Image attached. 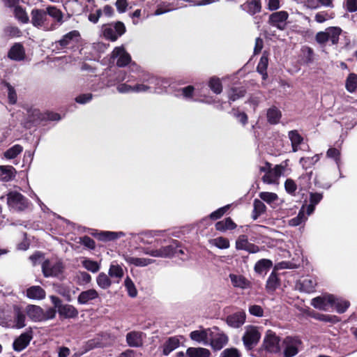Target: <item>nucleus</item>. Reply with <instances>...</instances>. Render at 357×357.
I'll use <instances>...</instances> for the list:
<instances>
[{"label": "nucleus", "instance_id": "nucleus-1", "mask_svg": "<svg viewBox=\"0 0 357 357\" xmlns=\"http://www.w3.org/2000/svg\"><path fill=\"white\" fill-rule=\"evenodd\" d=\"M30 22L34 27L43 28L46 30L53 31L56 29V25L50 23L47 17V8L45 9L34 8L31 11Z\"/></svg>", "mask_w": 357, "mask_h": 357}, {"label": "nucleus", "instance_id": "nucleus-2", "mask_svg": "<svg viewBox=\"0 0 357 357\" xmlns=\"http://www.w3.org/2000/svg\"><path fill=\"white\" fill-rule=\"evenodd\" d=\"M155 257H172L177 254H183L181 249L180 243L177 240H172L167 245L162 246L159 249H153L147 252Z\"/></svg>", "mask_w": 357, "mask_h": 357}, {"label": "nucleus", "instance_id": "nucleus-3", "mask_svg": "<svg viewBox=\"0 0 357 357\" xmlns=\"http://www.w3.org/2000/svg\"><path fill=\"white\" fill-rule=\"evenodd\" d=\"M81 38L80 33L77 30H73L55 42L56 50L61 51L64 50H73L76 47Z\"/></svg>", "mask_w": 357, "mask_h": 357}, {"label": "nucleus", "instance_id": "nucleus-4", "mask_svg": "<svg viewBox=\"0 0 357 357\" xmlns=\"http://www.w3.org/2000/svg\"><path fill=\"white\" fill-rule=\"evenodd\" d=\"M261 334L257 326H247L242 337L243 345L248 351L252 350L259 342Z\"/></svg>", "mask_w": 357, "mask_h": 357}, {"label": "nucleus", "instance_id": "nucleus-5", "mask_svg": "<svg viewBox=\"0 0 357 357\" xmlns=\"http://www.w3.org/2000/svg\"><path fill=\"white\" fill-rule=\"evenodd\" d=\"M64 270V265L60 260L45 259L42 264V272L45 277H58Z\"/></svg>", "mask_w": 357, "mask_h": 357}, {"label": "nucleus", "instance_id": "nucleus-6", "mask_svg": "<svg viewBox=\"0 0 357 357\" xmlns=\"http://www.w3.org/2000/svg\"><path fill=\"white\" fill-rule=\"evenodd\" d=\"M7 204L17 211H22L28 207V199L18 192H10L7 195Z\"/></svg>", "mask_w": 357, "mask_h": 357}, {"label": "nucleus", "instance_id": "nucleus-7", "mask_svg": "<svg viewBox=\"0 0 357 357\" xmlns=\"http://www.w3.org/2000/svg\"><path fill=\"white\" fill-rule=\"evenodd\" d=\"M60 119V115L58 113L52 112L42 113L38 109H34L31 114L29 115V121L32 123L34 126L40 125L44 121H57Z\"/></svg>", "mask_w": 357, "mask_h": 357}, {"label": "nucleus", "instance_id": "nucleus-8", "mask_svg": "<svg viewBox=\"0 0 357 357\" xmlns=\"http://www.w3.org/2000/svg\"><path fill=\"white\" fill-rule=\"evenodd\" d=\"M50 299L54 305V307L57 308L60 316L70 319L75 318L78 315V311L73 306L70 305H61V300L54 296H51Z\"/></svg>", "mask_w": 357, "mask_h": 357}, {"label": "nucleus", "instance_id": "nucleus-9", "mask_svg": "<svg viewBox=\"0 0 357 357\" xmlns=\"http://www.w3.org/2000/svg\"><path fill=\"white\" fill-rule=\"evenodd\" d=\"M263 348L269 353L276 354L280 351V338L272 331H268L264 337Z\"/></svg>", "mask_w": 357, "mask_h": 357}, {"label": "nucleus", "instance_id": "nucleus-10", "mask_svg": "<svg viewBox=\"0 0 357 357\" xmlns=\"http://www.w3.org/2000/svg\"><path fill=\"white\" fill-rule=\"evenodd\" d=\"M289 17V13L285 10H281L273 13L270 15L268 24L272 26L283 31L287 26V20Z\"/></svg>", "mask_w": 357, "mask_h": 357}, {"label": "nucleus", "instance_id": "nucleus-11", "mask_svg": "<svg viewBox=\"0 0 357 357\" xmlns=\"http://www.w3.org/2000/svg\"><path fill=\"white\" fill-rule=\"evenodd\" d=\"M333 301L334 295L325 294L320 296L314 298L312 300L311 304L314 308L323 311H327L329 307H331V304Z\"/></svg>", "mask_w": 357, "mask_h": 357}, {"label": "nucleus", "instance_id": "nucleus-12", "mask_svg": "<svg viewBox=\"0 0 357 357\" xmlns=\"http://www.w3.org/2000/svg\"><path fill=\"white\" fill-rule=\"evenodd\" d=\"M112 59L118 58L116 61V66L119 67H125L128 65L131 61V56L128 52H126L123 47H116L112 52Z\"/></svg>", "mask_w": 357, "mask_h": 357}, {"label": "nucleus", "instance_id": "nucleus-13", "mask_svg": "<svg viewBox=\"0 0 357 357\" xmlns=\"http://www.w3.org/2000/svg\"><path fill=\"white\" fill-rule=\"evenodd\" d=\"M301 342L298 339L291 337H286L283 341L284 357H293L298 352V347Z\"/></svg>", "mask_w": 357, "mask_h": 357}, {"label": "nucleus", "instance_id": "nucleus-14", "mask_svg": "<svg viewBox=\"0 0 357 357\" xmlns=\"http://www.w3.org/2000/svg\"><path fill=\"white\" fill-rule=\"evenodd\" d=\"M7 56L12 61H24L26 58L24 45L21 43H15L8 50Z\"/></svg>", "mask_w": 357, "mask_h": 357}, {"label": "nucleus", "instance_id": "nucleus-15", "mask_svg": "<svg viewBox=\"0 0 357 357\" xmlns=\"http://www.w3.org/2000/svg\"><path fill=\"white\" fill-rule=\"evenodd\" d=\"M25 314L20 310V307L15 306L14 307V321L10 320L8 321L6 326L8 328H24L25 324Z\"/></svg>", "mask_w": 357, "mask_h": 357}, {"label": "nucleus", "instance_id": "nucleus-16", "mask_svg": "<svg viewBox=\"0 0 357 357\" xmlns=\"http://www.w3.org/2000/svg\"><path fill=\"white\" fill-rule=\"evenodd\" d=\"M32 331L29 329L21 334L13 342L15 351H21L24 349L33 337Z\"/></svg>", "mask_w": 357, "mask_h": 357}, {"label": "nucleus", "instance_id": "nucleus-17", "mask_svg": "<svg viewBox=\"0 0 357 357\" xmlns=\"http://www.w3.org/2000/svg\"><path fill=\"white\" fill-rule=\"evenodd\" d=\"M229 278L231 284L235 288L242 289L252 288V282L243 275L230 273Z\"/></svg>", "mask_w": 357, "mask_h": 357}, {"label": "nucleus", "instance_id": "nucleus-18", "mask_svg": "<svg viewBox=\"0 0 357 357\" xmlns=\"http://www.w3.org/2000/svg\"><path fill=\"white\" fill-rule=\"evenodd\" d=\"M245 319V313L241 311L227 316L226 322L230 327L238 328L244 324Z\"/></svg>", "mask_w": 357, "mask_h": 357}, {"label": "nucleus", "instance_id": "nucleus-19", "mask_svg": "<svg viewBox=\"0 0 357 357\" xmlns=\"http://www.w3.org/2000/svg\"><path fill=\"white\" fill-rule=\"evenodd\" d=\"M144 333L140 331H131L126 335V342L129 347H140L143 344Z\"/></svg>", "mask_w": 357, "mask_h": 357}, {"label": "nucleus", "instance_id": "nucleus-20", "mask_svg": "<svg viewBox=\"0 0 357 357\" xmlns=\"http://www.w3.org/2000/svg\"><path fill=\"white\" fill-rule=\"evenodd\" d=\"M241 8L251 15H254L261 12V0H247L241 5Z\"/></svg>", "mask_w": 357, "mask_h": 357}, {"label": "nucleus", "instance_id": "nucleus-21", "mask_svg": "<svg viewBox=\"0 0 357 357\" xmlns=\"http://www.w3.org/2000/svg\"><path fill=\"white\" fill-rule=\"evenodd\" d=\"M28 317L34 321H44V310L39 306L29 305L26 307Z\"/></svg>", "mask_w": 357, "mask_h": 357}, {"label": "nucleus", "instance_id": "nucleus-22", "mask_svg": "<svg viewBox=\"0 0 357 357\" xmlns=\"http://www.w3.org/2000/svg\"><path fill=\"white\" fill-rule=\"evenodd\" d=\"M92 235L99 241H102L104 242L111 241L116 240L123 235L122 232H115V231H100L92 233Z\"/></svg>", "mask_w": 357, "mask_h": 357}, {"label": "nucleus", "instance_id": "nucleus-23", "mask_svg": "<svg viewBox=\"0 0 357 357\" xmlns=\"http://www.w3.org/2000/svg\"><path fill=\"white\" fill-rule=\"evenodd\" d=\"M47 17L50 16L53 19V22L55 24L56 27L57 25H61L63 22V12L54 6H48L47 7Z\"/></svg>", "mask_w": 357, "mask_h": 357}, {"label": "nucleus", "instance_id": "nucleus-24", "mask_svg": "<svg viewBox=\"0 0 357 357\" xmlns=\"http://www.w3.org/2000/svg\"><path fill=\"white\" fill-rule=\"evenodd\" d=\"M313 172L310 171L301 174L297 179L298 185L301 191L308 190L311 188V179Z\"/></svg>", "mask_w": 357, "mask_h": 357}, {"label": "nucleus", "instance_id": "nucleus-25", "mask_svg": "<svg viewBox=\"0 0 357 357\" xmlns=\"http://www.w3.org/2000/svg\"><path fill=\"white\" fill-rule=\"evenodd\" d=\"M16 174L15 169L11 165L0 166V180L8 182L13 180Z\"/></svg>", "mask_w": 357, "mask_h": 357}, {"label": "nucleus", "instance_id": "nucleus-26", "mask_svg": "<svg viewBox=\"0 0 357 357\" xmlns=\"http://www.w3.org/2000/svg\"><path fill=\"white\" fill-rule=\"evenodd\" d=\"M273 261L268 259H261L257 261L255 265V271L259 275H266L272 268Z\"/></svg>", "mask_w": 357, "mask_h": 357}, {"label": "nucleus", "instance_id": "nucleus-27", "mask_svg": "<svg viewBox=\"0 0 357 357\" xmlns=\"http://www.w3.org/2000/svg\"><path fill=\"white\" fill-rule=\"evenodd\" d=\"M108 274L114 282H119L123 277L124 272L121 266L117 263L111 264Z\"/></svg>", "mask_w": 357, "mask_h": 357}, {"label": "nucleus", "instance_id": "nucleus-28", "mask_svg": "<svg viewBox=\"0 0 357 357\" xmlns=\"http://www.w3.org/2000/svg\"><path fill=\"white\" fill-rule=\"evenodd\" d=\"M217 231L225 232L227 230H234L237 227V225L230 218H226L223 220L218 221L215 225Z\"/></svg>", "mask_w": 357, "mask_h": 357}, {"label": "nucleus", "instance_id": "nucleus-29", "mask_svg": "<svg viewBox=\"0 0 357 357\" xmlns=\"http://www.w3.org/2000/svg\"><path fill=\"white\" fill-rule=\"evenodd\" d=\"M267 121L271 125L278 124L282 117L280 110L275 106L271 107L267 110Z\"/></svg>", "mask_w": 357, "mask_h": 357}, {"label": "nucleus", "instance_id": "nucleus-30", "mask_svg": "<svg viewBox=\"0 0 357 357\" xmlns=\"http://www.w3.org/2000/svg\"><path fill=\"white\" fill-rule=\"evenodd\" d=\"M180 344L179 340L176 337L168 338L162 346V354L165 356L169 355L172 351L176 349Z\"/></svg>", "mask_w": 357, "mask_h": 357}, {"label": "nucleus", "instance_id": "nucleus-31", "mask_svg": "<svg viewBox=\"0 0 357 357\" xmlns=\"http://www.w3.org/2000/svg\"><path fill=\"white\" fill-rule=\"evenodd\" d=\"M13 8L14 17L18 22L22 24H28L30 22L29 17L24 8L17 5Z\"/></svg>", "mask_w": 357, "mask_h": 357}, {"label": "nucleus", "instance_id": "nucleus-32", "mask_svg": "<svg viewBox=\"0 0 357 357\" xmlns=\"http://www.w3.org/2000/svg\"><path fill=\"white\" fill-rule=\"evenodd\" d=\"M280 287V279L275 268L266 282L267 290H276Z\"/></svg>", "mask_w": 357, "mask_h": 357}, {"label": "nucleus", "instance_id": "nucleus-33", "mask_svg": "<svg viewBox=\"0 0 357 357\" xmlns=\"http://www.w3.org/2000/svg\"><path fill=\"white\" fill-rule=\"evenodd\" d=\"M326 31L328 35V41H331L332 45H337L342 32V29L339 26H330L326 29Z\"/></svg>", "mask_w": 357, "mask_h": 357}, {"label": "nucleus", "instance_id": "nucleus-34", "mask_svg": "<svg viewBox=\"0 0 357 357\" xmlns=\"http://www.w3.org/2000/svg\"><path fill=\"white\" fill-rule=\"evenodd\" d=\"M350 306V302L343 298H336L334 296V301L332 302L331 307H334L337 312L342 314L347 311Z\"/></svg>", "mask_w": 357, "mask_h": 357}, {"label": "nucleus", "instance_id": "nucleus-35", "mask_svg": "<svg viewBox=\"0 0 357 357\" xmlns=\"http://www.w3.org/2000/svg\"><path fill=\"white\" fill-rule=\"evenodd\" d=\"M268 65V57L265 52L263 54L257 66V71L261 75L262 79L266 80L268 78L267 68Z\"/></svg>", "mask_w": 357, "mask_h": 357}, {"label": "nucleus", "instance_id": "nucleus-36", "mask_svg": "<svg viewBox=\"0 0 357 357\" xmlns=\"http://www.w3.org/2000/svg\"><path fill=\"white\" fill-rule=\"evenodd\" d=\"M208 330H199V331H194L190 333V338L196 341L197 342H202L204 344H207L209 342V339L208 337Z\"/></svg>", "mask_w": 357, "mask_h": 357}, {"label": "nucleus", "instance_id": "nucleus-37", "mask_svg": "<svg viewBox=\"0 0 357 357\" xmlns=\"http://www.w3.org/2000/svg\"><path fill=\"white\" fill-rule=\"evenodd\" d=\"M246 92L247 91L245 87L243 86L232 87L229 91V100L234 102L238 99L244 97Z\"/></svg>", "mask_w": 357, "mask_h": 357}, {"label": "nucleus", "instance_id": "nucleus-38", "mask_svg": "<svg viewBox=\"0 0 357 357\" xmlns=\"http://www.w3.org/2000/svg\"><path fill=\"white\" fill-rule=\"evenodd\" d=\"M210 351L205 348L189 347L186 350V357H208Z\"/></svg>", "mask_w": 357, "mask_h": 357}, {"label": "nucleus", "instance_id": "nucleus-39", "mask_svg": "<svg viewBox=\"0 0 357 357\" xmlns=\"http://www.w3.org/2000/svg\"><path fill=\"white\" fill-rule=\"evenodd\" d=\"M333 0H306V6L311 9H317L321 6L333 8Z\"/></svg>", "mask_w": 357, "mask_h": 357}, {"label": "nucleus", "instance_id": "nucleus-40", "mask_svg": "<svg viewBox=\"0 0 357 357\" xmlns=\"http://www.w3.org/2000/svg\"><path fill=\"white\" fill-rule=\"evenodd\" d=\"M252 219L257 220L261 215L266 211V206L264 202L258 199H255L253 203Z\"/></svg>", "mask_w": 357, "mask_h": 357}, {"label": "nucleus", "instance_id": "nucleus-41", "mask_svg": "<svg viewBox=\"0 0 357 357\" xmlns=\"http://www.w3.org/2000/svg\"><path fill=\"white\" fill-rule=\"evenodd\" d=\"M319 160L320 155L315 154L312 157H302L299 160V163L303 169L307 170L314 166Z\"/></svg>", "mask_w": 357, "mask_h": 357}, {"label": "nucleus", "instance_id": "nucleus-42", "mask_svg": "<svg viewBox=\"0 0 357 357\" xmlns=\"http://www.w3.org/2000/svg\"><path fill=\"white\" fill-rule=\"evenodd\" d=\"M227 340L226 335L218 334L211 340V345L215 350H220L226 344Z\"/></svg>", "mask_w": 357, "mask_h": 357}, {"label": "nucleus", "instance_id": "nucleus-43", "mask_svg": "<svg viewBox=\"0 0 357 357\" xmlns=\"http://www.w3.org/2000/svg\"><path fill=\"white\" fill-rule=\"evenodd\" d=\"M210 89L215 94H220L222 91V84L220 78L213 76L211 77L208 82Z\"/></svg>", "mask_w": 357, "mask_h": 357}, {"label": "nucleus", "instance_id": "nucleus-44", "mask_svg": "<svg viewBox=\"0 0 357 357\" xmlns=\"http://www.w3.org/2000/svg\"><path fill=\"white\" fill-rule=\"evenodd\" d=\"M289 137L291 142L293 151H297L298 146L303 142V138L296 130L289 132Z\"/></svg>", "mask_w": 357, "mask_h": 357}, {"label": "nucleus", "instance_id": "nucleus-45", "mask_svg": "<svg viewBox=\"0 0 357 357\" xmlns=\"http://www.w3.org/2000/svg\"><path fill=\"white\" fill-rule=\"evenodd\" d=\"M345 88L350 92L354 93L357 89V74L351 73L349 74L345 82Z\"/></svg>", "mask_w": 357, "mask_h": 357}, {"label": "nucleus", "instance_id": "nucleus-46", "mask_svg": "<svg viewBox=\"0 0 357 357\" xmlns=\"http://www.w3.org/2000/svg\"><path fill=\"white\" fill-rule=\"evenodd\" d=\"M23 151V147L20 144H15L6 150L3 155L7 159H14Z\"/></svg>", "mask_w": 357, "mask_h": 357}, {"label": "nucleus", "instance_id": "nucleus-47", "mask_svg": "<svg viewBox=\"0 0 357 357\" xmlns=\"http://www.w3.org/2000/svg\"><path fill=\"white\" fill-rule=\"evenodd\" d=\"M2 84L8 89V102L10 105L15 104L17 102V96L15 89H14V87L13 86L10 85V84L9 82H7L6 81H3Z\"/></svg>", "mask_w": 357, "mask_h": 357}, {"label": "nucleus", "instance_id": "nucleus-48", "mask_svg": "<svg viewBox=\"0 0 357 357\" xmlns=\"http://www.w3.org/2000/svg\"><path fill=\"white\" fill-rule=\"evenodd\" d=\"M97 283L102 289H107L109 287L112 283V279L109 275H107L104 273H100L97 277Z\"/></svg>", "mask_w": 357, "mask_h": 357}, {"label": "nucleus", "instance_id": "nucleus-49", "mask_svg": "<svg viewBox=\"0 0 357 357\" xmlns=\"http://www.w3.org/2000/svg\"><path fill=\"white\" fill-rule=\"evenodd\" d=\"M314 185L316 188L321 189H328L331 186L330 182L319 174L315 175Z\"/></svg>", "mask_w": 357, "mask_h": 357}, {"label": "nucleus", "instance_id": "nucleus-50", "mask_svg": "<svg viewBox=\"0 0 357 357\" xmlns=\"http://www.w3.org/2000/svg\"><path fill=\"white\" fill-rule=\"evenodd\" d=\"M98 297L97 291H82L78 296V302L81 304H85L89 301Z\"/></svg>", "mask_w": 357, "mask_h": 357}, {"label": "nucleus", "instance_id": "nucleus-51", "mask_svg": "<svg viewBox=\"0 0 357 357\" xmlns=\"http://www.w3.org/2000/svg\"><path fill=\"white\" fill-rule=\"evenodd\" d=\"M109 77H112L109 79L107 82V85L108 86H114L116 83L120 82L125 79V74L121 70H119L117 72L114 73L112 75H109Z\"/></svg>", "mask_w": 357, "mask_h": 357}, {"label": "nucleus", "instance_id": "nucleus-52", "mask_svg": "<svg viewBox=\"0 0 357 357\" xmlns=\"http://www.w3.org/2000/svg\"><path fill=\"white\" fill-rule=\"evenodd\" d=\"M4 34L10 38L20 37L22 31L16 26H7L3 29Z\"/></svg>", "mask_w": 357, "mask_h": 357}, {"label": "nucleus", "instance_id": "nucleus-53", "mask_svg": "<svg viewBox=\"0 0 357 357\" xmlns=\"http://www.w3.org/2000/svg\"><path fill=\"white\" fill-rule=\"evenodd\" d=\"M233 116L243 125L245 126L248 122V116L244 112H240L238 108H233L231 109Z\"/></svg>", "mask_w": 357, "mask_h": 357}, {"label": "nucleus", "instance_id": "nucleus-54", "mask_svg": "<svg viewBox=\"0 0 357 357\" xmlns=\"http://www.w3.org/2000/svg\"><path fill=\"white\" fill-rule=\"evenodd\" d=\"M230 205H226L223 207L219 208L209 215V218L212 220H217L221 218L229 209Z\"/></svg>", "mask_w": 357, "mask_h": 357}, {"label": "nucleus", "instance_id": "nucleus-55", "mask_svg": "<svg viewBox=\"0 0 357 357\" xmlns=\"http://www.w3.org/2000/svg\"><path fill=\"white\" fill-rule=\"evenodd\" d=\"M83 266L92 273H97L100 270L99 264L91 259H86L82 262Z\"/></svg>", "mask_w": 357, "mask_h": 357}, {"label": "nucleus", "instance_id": "nucleus-56", "mask_svg": "<svg viewBox=\"0 0 357 357\" xmlns=\"http://www.w3.org/2000/svg\"><path fill=\"white\" fill-rule=\"evenodd\" d=\"M298 187L297 181L291 178H287L284 182V188L287 193L294 195Z\"/></svg>", "mask_w": 357, "mask_h": 357}, {"label": "nucleus", "instance_id": "nucleus-57", "mask_svg": "<svg viewBox=\"0 0 357 357\" xmlns=\"http://www.w3.org/2000/svg\"><path fill=\"white\" fill-rule=\"evenodd\" d=\"M78 243L89 250H94L96 248V242L94 240L86 235L79 237Z\"/></svg>", "mask_w": 357, "mask_h": 357}, {"label": "nucleus", "instance_id": "nucleus-58", "mask_svg": "<svg viewBox=\"0 0 357 357\" xmlns=\"http://www.w3.org/2000/svg\"><path fill=\"white\" fill-rule=\"evenodd\" d=\"M334 17V13H329L328 11H321L314 16V20L318 23H323L328 19Z\"/></svg>", "mask_w": 357, "mask_h": 357}, {"label": "nucleus", "instance_id": "nucleus-59", "mask_svg": "<svg viewBox=\"0 0 357 357\" xmlns=\"http://www.w3.org/2000/svg\"><path fill=\"white\" fill-rule=\"evenodd\" d=\"M195 87L192 85H188L179 89L181 95L185 99H192L195 93Z\"/></svg>", "mask_w": 357, "mask_h": 357}, {"label": "nucleus", "instance_id": "nucleus-60", "mask_svg": "<svg viewBox=\"0 0 357 357\" xmlns=\"http://www.w3.org/2000/svg\"><path fill=\"white\" fill-rule=\"evenodd\" d=\"M317 320L333 324L337 323L340 321L339 317L335 315L324 314L320 313L319 314V315H317Z\"/></svg>", "mask_w": 357, "mask_h": 357}, {"label": "nucleus", "instance_id": "nucleus-61", "mask_svg": "<svg viewBox=\"0 0 357 357\" xmlns=\"http://www.w3.org/2000/svg\"><path fill=\"white\" fill-rule=\"evenodd\" d=\"M259 197L268 204L276 201L278 198L276 193L269 192H261L259 193Z\"/></svg>", "mask_w": 357, "mask_h": 357}, {"label": "nucleus", "instance_id": "nucleus-62", "mask_svg": "<svg viewBox=\"0 0 357 357\" xmlns=\"http://www.w3.org/2000/svg\"><path fill=\"white\" fill-rule=\"evenodd\" d=\"M213 245L220 249H227L229 247V241L227 238L220 236L213 239Z\"/></svg>", "mask_w": 357, "mask_h": 357}, {"label": "nucleus", "instance_id": "nucleus-63", "mask_svg": "<svg viewBox=\"0 0 357 357\" xmlns=\"http://www.w3.org/2000/svg\"><path fill=\"white\" fill-rule=\"evenodd\" d=\"M250 243L248 236L245 234L240 235L236 241V248L244 250Z\"/></svg>", "mask_w": 357, "mask_h": 357}, {"label": "nucleus", "instance_id": "nucleus-64", "mask_svg": "<svg viewBox=\"0 0 357 357\" xmlns=\"http://www.w3.org/2000/svg\"><path fill=\"white\" fill-rule=\"evenodd\" d=\"M302 52L305 56V62L306 63H311L314 61V50L312 47L305 46L302 49Z\"/></svg>", "mask_w": 357, "mask_h": 357}]
</instances>
